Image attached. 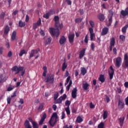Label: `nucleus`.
<instances>
[{
	"label": "nucleus",
	"mask_w": 128,
	"mask_h": 128,
	"mask_svg": "<svg viewBox=\"0 0 128 128\" xmlns=\"http://www.w3.org/2000/svg\"><path fill=\"white\" fill-rule=\"evenodd\" d=\"M60 26V22H55L54 26L56 28H50V33L52 36H56V38H58L60 36V30L58 29V26Z\"/></svg>",
	"instance_id": "obj_1"
},
{
	"label": "nucleus",
	"mask_w": 128,
	"mask_h": 128,
	"mask_svg": "<svg viewBox=\"0 0 128 128\" xmlns=\"http://www.w3.org/2000/svg\"><path fill=\"white\" fill-rule=\"evenodd\" d=\"M24 68L23 66H19L18 67L17 66H14L13 68H12V72H16L15 74H19V76L20 78L21 76H24L26 72V70H24Z\"/></svg>",
	"instance_id": "obj_2"
},
{
	"label": "nucleus",
	"mask_w": 128,
	"mask_h": 128,
	"mask_svg": "<svg viewBox=\"0 0 128 128\" xmlns=\"http://www.w3.org/2000/svg\"><path fill=\"white\" fill-rule=\"evenodd\" d=\"M58 114H56V112L53 113L50 118V119L48 122L50 126H52V128H54V124H56L58 122Z\"/></svg>",
	"instance_id": "obj_3"
},
{
	"label": "nucleus",
	"mask_w": 128,
	"mask_h": 128,
	"mask_svg": "<svg viewBox=\"0 0 128 128\" xmlns=\"http://www.w3.org/2000/svg\"><path fill=\"white\" fill-rule=\"evenodd\" d=\"M89 24L91 26V28H90L88 29L90 33V40H94V36L95 34L94 33V28H94V22L92 20H90L89 21Z\"/></svg>",
	"instance_id": "obj_4"
},
{
	"label": "nucleus",
	"mask_w": 128,
	"mask_h": 128,
	"mask_svg": "<svg viewBox=\"0 0 128 128\" xmlns=\"http://www.w3.org/2000/svg\"><path fill=\"white\" fill-rule=\"evenodd\" d=\"M54 76L52 74H48L45 79V82L54 84Z\"/></svg>",
	"instance_id": "obj_5"
},
{
	"label": "nucleus",
	"mask_w": 128,
	"mask_h": 128,
	"mask_svg": "<svg viewBox=\"0 0 128 128\" xmlns=\"http://www.w3.org/2000/svg\"><path fill=\"white\" fill-rule=\"evenodd\" d=\"M122 57L118 56L115 58V62H114V66L117 68H120V66H122Z\"/></svg>",
	"instance_id": "obj_6"
},
{
	"label": "nucleus",
	"mask_w": 128,
	"mask_h": 128,
	"mask_svg": "<svg viewBox=\"0 0 128 128\" xmlns=\"http://www.w3.org/2000/svg\"><path fill=\"white\" fill-rule=\"evenodd\" d=\"M122 66L124 68H128V55L126 54L124 55V64Z\"/></svg>",
	"instance_id": "obj_7"
},
{
	"label": "nucleus",
	"mask_w": 128,
	"mask_h": 128,
	"mask_svg": "<svg viewBox=\"0 0 128 128\" xmlns=\"http://www.w3.org/2000/svg\"><path fill=\"white\" fill-rule=\"evenodd\" d=\"M124 108V102L122 100L118 99V108L120 110H122Z\"/></svg>",
	"instance_id": "obj_8"
},
{
	"label": "nucleus",
	"mask_w": 128,
	"mask_h": 128,
	"mask_svg": "<svg viewBox=\"0 0 128 128\" xmlns=\"http://www.w3.org/2000/svg\"><path fill=\"white\" fill-rule=\"evenodd\" d=\"M110 70H108L109 78L110 80H112L114 78V70L112 68V66H110Z\"/></svg>",
	"instance_id": "obj_9"
},
{
	"label": "nucleus",
	"mask_w": 128,
	"mask_h": 128,
	"mask_svg": "<svg viewBox=\"0 0 128 128\" xmlns=\"http://www.w3.org/2000/svg\"><path fill=\"white\" fill-rule=\"evenodd\" d=\"M40 24H42V20H40V18L36 23L33 24V30H36L38 26H40Z\"/></svg>",
	"instance_id": "obj_10"
},
{
	"label": "nucleus",
	"mask_w": 128,
	"mask_h": 128,
	"mask_svg": "<svg viewBox=\"0 0 128 128\" xmlns=\"http://www.w3.org/2000/svg\"><path fill=\"white\" fill-rule=\"evenodd\" d=\"M116 44V40L114 38H112L110 40V52L112 50V46H114V44Z\"/></svg>",
	"instance_id": "obj_11"
},
{
	"label": "nucleus",
	"mask_w": 128,
	"mask_h": 128,
	"mask_svg": "<svg viewBox=\"0 0 128 128\" xmlns=\"http://www.w3.org/2000/svg\"><path fill=\"white\" fill-rule=\"evenodd\" d=\"M46 114L44 112L38 122L39 126H42V124H44V120H46Z\"/></svg>",
	"instance_id": "obj_12"
},
{
	"label": "nucleus",
	"mask_w": 128,
	"mask_h": 128,
	"mask_svg": "<svg viewBox=\"0 0 128 128\" xmlns=\"http://www.w3.org/2000/svg\"><path fill=\"white\" fill-rule=\"evenodd\" d=\"M109 29L108 27H104L102 29V32H101V36H106L108 34Z\"/></svg>",
	"instance_id": "obj_13"
},
{
	"label": "nucleus",
	"mask_w": 128,
	"mask_h": 128,
	"mask_svg": "<svg viewBox=\"0 0 128 128\" xmlns=\"http://www.w3.org/2000/svg\"><path fill=\"white\" fill-rule=\"evenodd\" d=\"M68 38L70 44H74V34H69L68 36Z\"/></svg>",
	"instance_id": "obj_14"
},
{
	"label": "nucleus",
	"mask_w": 128,
	"mask_h": 128,
	"mask_svg": "<svg viewBox=\"0 0 128 128\" xmlns=\"http://www.w3.org/2000/svg\"><path fill=\"white\" fill-rule=\"evenodd\" d=\"M78 92V88H74L72 92V98H76V94Z\"/></svg>",
	"instance_id": "obj_15"
},
{
	"label": "nucleus",
	"mask_w": 128,
	"mask_h": 128,
	"mask_svg": "<svg viewBox=\"0 0 128 128\" xmlns=\"http://www.w3.org/2000/svg\"><path fill=\"white\" fill-rule=\"evenodd\" d=\"M38 54V50H32L30 55V58H33V56H34L36 54Z\"/></svg>",
	"instance_id": "obj_16"
},
{
	"label": "nucleus",
	"mask_w": 128,
	"mask_h": 128,
	"mask_svg": "<svg viewBox=\"0 0 128 128\" xmlns=\"http://www.w3.org/2000/svg\"><path fill=\"white\" fill-rule=\"evenodd\" d=\"M120 14L122 16H128V7L126 8L124 10H122L120 12Z\"/></svg>",
	"instance_id": "obj_17"
},
{
	"label": "nucleus",
	"mask_w": 128,
	"mask_h": 128,
	"mask_svg": "<svg viewBox=\"0 0 128 128\" xmlns=\"http://www.w3.org/2000/svg\"><path fill=\"white\" fill-rule=\"evenodd\" d=\"M97 16L100 22H103V20H106V17H104V14H100L98 15Z\"/></svg>",
	"instance_id": "obj_18"
},
{
	"label": "nucleus",
	"mask_w": 128,
	"mask_h": 128,
	"mask_svg": "<svg viewBox=\"0 0 128 128\" xmlns=\"http://www.w3.org/2000/svg\"><path fill=\"white\" fill-rule=\"evenodd\" d=\"M66 42V37H64V36H62L59 40V42L61 45L64 44Z\"/></svg>",
	"instance_id": "obj_19"
},
{
	"label": "nucleus",
	"mask_w": 128,
	"mask_h": 128,
	"mask_svg": "<svg viewBox=\"0 0 128 128\" xmlns=\"http://www.w3.org/2000/svg\"><path fill=\"white\" fill-rule=\"evenodd\" d=\"M86 54V48H84L82 50L79 54V58L82 60V58L84 56V54Z\"/></svg>",
	"instance_id": "obj_20"
},
{
	"label": "nucleus",
	"mask_w": 128,
	"mask_h": 128,
	"mask_svg": "<svg viewBox=\"0 0 128 128\" xmlns=\"http://www.w3.org/2000/svg\"><path fill=\"white\" fill-rule=\"evenodd\" d=\"M24 126L25 128H32V127L30 126V121H28V120H26L24 122Z\"/></svg>",
	"instance_id": "obj_21"
},
{
	"label": "nucleus",
	"mask_w": 128,
	"mask_h": 128,
	"mask_svg": "<svg viewBox=\"0 0 128 128\" xmlns=\"http://www.w3.org/2000/svg\"><path fill=\"white\" fill-rule=\"evenodd\" d=\"M10 26H8V25H6L4 29V36H6L10 32Z\"/></svg>",
	"instance_id": "obj_22"
},
{
	"label": "nucleus",
	"mask_w": 128,
	"mask_h": 128,
	"mask_svg": "<svg viewBox=\"0 0 128 128\" xmlns=\"http://www.w3.org/2000/svg\"><path fill=\"white\" fill-rule=\"evenodd\" d=\"M6 75L4 74H1L0 75V84H2V82H6Z\"/></svg>",
	"instance_id": "obj_23"
},
{
	"label": "nucleus",
	"mask_w": 128,
	"mask_h": 128,
	"mask_svg": "<svg viewBox=\"0 0 128 128\" xmlns=\"http://www.w3.org/2000/svg\"><path fill=\"white\" fill-rule=\"evenodd\" d=\"M18 26H20V28H24V26H26V22H24L22 20H20L18 22Z\"/></svg>",
	"instance_id": "obj_24"
},
{
	"label": "nucleus",
	"mask_w": 128,
	"mask_h": 128,
	"mask_svg": "<svg viewBox=\"0 0 128 128\" xmlns=\"http://www.w3.org/2000/svg\"><path fill=\"white\" fill-rule=\"evenodd\" d=\"M119 124L120 126H124V118H120L118 119Z\"/></svg>",
	"instance_id": "obj_25"
},
{
	"label": "nucleus",
	"mask_w": 128,
	"mask_h": 128,
	"mask_svg": "<svg viewBox=\"0 0 128 128\" xmlns=\"http://www.w3.org/2000/svg\"><path fill=\"white\" fill-rule=\"evenodd\" d=\"M108 112L107 110L103 111V120H106L108 118Z\"/></svg>",
	"instance_id": "obj_26"
},
{
	"label": "nucleus",
	"mask_w": 128,
	"mask_h": 128,
	"mask_svg": "<svg viewBox=\"0 0 128 128\" xmlns=\"http://www.w3.org/2000/svg\"><path fill=\"white\" fill-rule=\"evenodd\" d=\"M88 86H90V84L88 83L83 84L82 88L84 90H87L88 89Z\"/></svg>",
	"instance_id": "obj_27"
},
{
	"label": "nucleus",
	"mask_w": 128,
	"mask_h": 128,
	"mask_svg": "<svg viewBox=\"0 0 128 128\" xmlns=\"http://www.w3.org/2000/svg\"><path fill=\"white\" fill-rule=\"evenodd\" d=\"M128 24H126L125 26H124L122 29V34H126V30H128Z\"/></svg>",
	"instance_id": "obj_28"
},
{
	"label": "nucleus",
	"mask_w": 128,
	"mask_h": 128,
	"mask_svg": "<svg viewBox=\"0 0 128 128\" xmlns=\"http://www.w3.org/2000/svg\"><path fill=\"white\" fill-rule=\"evenodd\" d=\"M81 74H82V76H84L86 75V74L87 71H86V68H81Z\"/></svg>",
	"instance_id": "obj_29"
},
{
	"label": "nucleus",
	"mask_w": 128,
	"mask_h": 128,
	"mask_svg": "<svg viewBox=\"0 0 128 128\" xmlns=\"http://www.w3.org/2000/svg\"><path fill=\"white\" fill-rule=\"evenodd\" d=\"M16 31H14L11 36L12 40H16Z\"/></svg>",
	"instance_id": "obj_30"
},
{
	"label": "nucleus",
	"mask_w": 128,
	"mask_h": 128,
	"mask_svg": "<svg viewBox=\"0 0 128 128\" xmlns=\"http://www.w3.org/2000/svg\"><path fill=\"white\" fill-rule=\"evenodd\" d=\"M62 100L60 97L58 99L54 100V104H62Z\"/></svg>",
	"instance_id": "obj_31"
},
{
	"label": "nucleus",
	"mask_w": 128,
	"mask_h": 128,
	"mask_svg": "<svg viewBox=\"0 0 128 128\" xmlns=\"http://www.w3.org/2000/svg\"><path fill=\"white\" fill-rule=\"evenodd\" d=\"M99 80L101 82H104V74H100L99 78Z\"/></svg>",
	"instance_id": "obj_32"
},
{
	"label": "nucleus",
	"mask_w": 128,
	"mask_h": 128,
	"mask_svg": "<svg viewBox=\"0 0 128 128\" xmlns=\"http://www.w3.org/2000/svg\"><path fill=\"white\" fill-rule=\"evenodd\" d=\"M52 42V37H49L46 40H45V44L46 45V44H50V42Z\"/></svg>",
	"instance_id": "obj_33"
},
{
	"label": "nucleus",
	"mask_w": 128,
	"mask_h": 128,
	"mask_svg": "<svg viewBox=\"0 0 128 128\" xmlns=\"http://www.w3.org/2000/svg\"><path fill=\"white\" fill-rule=\"evenodd\" d=\"M32 128H40L38 124L36 122H32Z\"/></svg>",
	"instance_id": "obj_34"
},
{
	"label": "nucleus",
	"mask_w": 128,
	"mask_h": 128,
	"mask_svg": "<svg viewBox=\"0 0 128 128\" xmlns=\"http://www.w3.org/2000/svg\"><path fill=\"white\" fill-rule=\"evenodd\" d=\"M6 16V12H2L0 14V20H4V16Z\"/></svg>",
	"instance_id": "obj_35"
},
{
	"label": "nucleus",
	"mask_w": 128,
	"mask_h": 128,
	"mask_svg": "<svg viewBox=\"0 0 128 128\" xmlns=\"http://www.w3.org/2000/svg\"><path fill=\"white\" fill-rule=\"evenodd\" d=\"M82 22V18H76L75 19L76 24H80Z\"/></svg>",
	"instance_id": "obj_36"
},
{
	"label": "nucleus",
	"mask_w": 128,
	"mask_h": 128,
	"mask_svg": "<svg viewBox=\"0 0 128 128\" xmlns=\"http://www.w3.org/2000/svg\"><path fill=\"white\" fill-rule=\"evenodd\" d=\"M68 68V64L66 63V62H64L62 64V72H64L66 70V68Z\"/></svg>",
	"instance_id": "obj_37"
},
{
	"label": "nucleus",
	"mask_w": 128,
	"mask_h": 128,
	"mask_svg": "<svg viewBox=\"0 0 128 128\" xmlns=\"http://www.w3.org/2000/svg\"><path fill=\"white\" fill-rule=\"evenodd\" d=\"M72 81L70 80L66 88L67 92H68V90H70V86H72Z\"/></svg>",
	"instance_id": "obj_38"
},
{
	"label": "nucleus",
	"mask_w": 128,
	"mask_h": 128,
	"mask_svg": "<svg viewBox=\"0 0 128 128\" xmlns=\"http://www.w3.org/2000/svg\"><path fill=\"white\" fill-rule=\"evenodd\" d=\"M112 17L110 16L108 18V26H112Z\"/></svg>",
	"instance_id": "obj_39"
},
{
	"label": "nucleus",
	"mask_w": 128,
	"mask_h": 128,
	"mask_svg": "<svg viewBox=\"0 0 128 128\" xmlns=\"http://www.w3.org/2000/svg\"><path fill=\"white\" fill-rule=\"evenodd\" d=\"M82 120H82V117H80V116H78L77 118V119L76 120V122H78V124H80V122H82Z\"/></svg>",
	"instance_id": "obj_40"
},
{
	"label": "nucleus",
	"mask_w": 128,
	"mask_h": 128,
	"mask_svg": "<svg viewBox=\"0 0 128 128\" xmlns=\"http://www.w3.org/2000/svg\"><path fill=\"white\" fill-rule=\"evenodd\" d=\"M48 12L50 16H52V14H56V11L54 10V9H50Z\"/></svg>",
	"instance_id": "obj_41"
},
{
	"label": "nucleus",
	"mask_w": 128,
	"mask_h": 128,
	"mask_svg": "<svg viewBox=\"0 0 128 128\" xmlns=\"http://www.w3.org/2000/svg\"><path fill=\"white\" fill-rule=\"evenodd\" d=\"M65 110L66 112L67 116H70V110L69 106H67V108H65Z\"/></svg>",
	"instance_id": "obj_42"
},
{
	"label": "nucleus",
	"mask_w": 128,
	"mask_h": 128,
	"mask_svg": "<svg viewBox=\"0 0 128 128\" xmlns=\"http://www.w3.org/2000/svg\"><path fill=\"white\" fill-rule=\"evenodd\" d=\"M14 88V86H12V85L10 84L7 88V92H10Z\"/></svg>",
	"instance_id": "obj_43"
},
{
	"label": "nucleus",
	"mask_w": 128,
	"mask_h": 128,
	"mask_svg": "<svg viewBox=\"0 0 128 128\" xmlns=\"http://www.w3.org/2000/svg\"><path fill=\"white\" fill-rule=\"evenodd\" d=\"M50 16V15L48 12H46L43 15V18H46V20H48Z\"/></svg>",
	"instance_id": "obj_44"
},
{
	"label": "nucleus",
	"mask_w": 128,
	"mask_h": 128,
	"mask_svg": "<svg viewBox=\"0 0 128 128\" xmlns=\"http://www.w3.org/2000/svg\"><path fill=\"white\" fill-rule=\"evenodd\" d=\"M24 54H26V50H21L19 54V56H22Z\"/></svg>",
	"instance_id": "obj_45"
},
{
	"label": "nucleus",
	"mask_w": 128,
	"mask_h": 128,
	"mask_svg": "<svg viewBox=\"0 0 128 128\" xmlns=\"http://www.w3.org/2000/svg\"><path fill=\"white\" fill-rule=\"evenodd\" d=\"M54 100H56L58 98V92H56L54 95Z\"/></svg>",
	"instance_id": "obj_46"
},
{
	"label": "nucleus",
	"mask_w": 128,
	"mask_h": 128,
	"mask_svg": "<svg viewBox=\"0 0 128 128\" xmlns=\"http://www.w3.org/2000/svg\"><path fill=\"white\" fill-rule=\"evenodd\" d=\"M104 122H100L98 126V128H104Z\"/></svg>",
	"instance_id": "obj_47"
},
{
	"label": "nucleus",
	"mask_w": 128,
	"mask_h": 128,
	"mask_svg": "<svg viewBox=\"0 0 128 128\" xmlns=\"http://www.w3.org/2000/svg\"><path fill=\"white\" fill-rule=\"evenodd\" d=\"M70 82V76H68L66 80V82H65L64 84V86H66V84H68V82Z\"/></svg>",
	"instance_id": "obj_48"
},
{
	"label": "nucleus",
	"mask_w": 128,
	"mask_h": 128,
	"mask_svg": "<svg viewBox=\"0 0 128 128\" xmlns=\"http://www.w3.org/2000/svg\"><path fill=\"white\" fill-rule=\"evenodd\" d=\"M70 82V76H68L66 80V82H65L64 84V86H66V84H68V82Z\"/></svg>",
	"instance_id": "obj_49"
},
{
	"label": "nucleus",
	"mask_w": 128,
	"mask_h": 128,
	"mask_svg": "<svg viewBox=\"0 0 128 128\" xmlns=\"http://www.w3.org/2000/svg\"><path fill=\"white\" fill-rule=\"evenodd\" d=\"M65 106L70 108V102L68 100H66L65 102Z\"/></svg>",
	"instance_id": "obj_50"
},
{
	"label": "nucleus",
	"mask_w": 128,
	"mask_h": 128,
	"mask_svg": "<svg viewBox=\"0 0 128 128\" xmlns=\"http://www.w3.org/2000/svg\"><path fill=\"white\" fill-rule=\"evenodd\" d=\"M120 38L122 40V42H124V40H126V36L124 35H120Z\"/></svg>",
	"instance_id": "obj_51"
},
{
	"label": "nucleus",
	"mask_w": 128,
	"mask_h": 128,
	"mask_svg": "<svg viewBox=\"0 0 128 128\" xmlns=\"http://www.w3.org/2000/svg\"><path fill=\"white\" fill-rule=\"evenodd\" d=\"M60 98L62 100H64L67 98L66 94H64L63 96H60Z\"/></svg>",
	"instance_id": "obj_52"
},
{
	"label": "nucleus",
	"mask_w": 128,
	"mask_h": 128,
	"mask_svg": "<svg viewBox=\"0 0 128 128\" xmlns=\"http://www.w3.org/2000/svg\"><path fill=\"white\" fill-rule=\"evenodd\" d=\"M42 108H44V104H40L38 108V110H42Z\"/></svg>",
	"instance_id": "obj_53"
},
{
	"label": "nucleus",
	"mask_w": 128,
	"mask_h": 128,
	"mask_svg": "<svg viewBox=\"0 0 128 128\" xmlns=\"http://www.w3.org/2000/svg\"><path fill=\"white\" fill-rule=\"evenodd\" d=\"M54 20L55 22H60V17L58 16H55L54 17Z\"/></svg>",
	"instance_id": "obj_54"
},
{
	"label": "nucleus",
	"mask_w": 128,
	"mask_h": 128,
	"mask_svg": "<svg viewBox=\"0 0 128 128\" xmlns=\"http://www.w3.org/2000/svg\"><path fill=\"white\" fill-rule=\"evenodd\" d=\"M14 96H16V91L14 92L10 96V98H14Z\"/></svg>",
	"instance_id": "obj_55"
},
{
	"label": "nucleus",
	"mask_w": 128,
	"mask_h": 128,
	"mask_svg": "<svg viewBox=\"0 0 128 128\" xmlns=\"http://www.w3.org/2000/svg\"><path fill=\"white\" fill-rule=\"evenodd\" d=\"M66 116V114L64 112H62V114L61 120H64Z\"/></svg>",
	"instance_id": "obj_56"
},
{
	"label": "nucleus",
	"mask_w": 128,
	"mask_h": 128,
	"mask_svg": "<svg viewBox=\"0 0 128 128\" xmlns=\"http://www.w3.org/2000/svg\"><path fill=\"white\" fill-rule=\"evenodd\" d=\"M108 12L110 14V16H114V12L112 10H108Z\"/></svg>",
	"instance_id": "obj_57"
},
{
	"label": "nucleus",
	"mask_w": 128,
	"mask_h": 128,
	"mask_svg": "<svg viewBox=\"0 0 128 128\" xmlns=\"http://www.w3.org/2000/svg\"><path fill=\"white\" fill-rule=\"evenodd\" d=\"M105 96H106L105 100H106V102H109L110 100V97H108V95H106Z\"/></svg>",
	"instance_id": "obj_58"
},
{
	"label": "nucleus",
	"mask_w": 128,
	"mask_h": 128,
	"mask_svg": "<svg viewBox=\"0 0 128 128\" xmlns=\"http://www.w3.org/2000/svg\"><path fill=\"white\" fill-rule=\"evenodd\" d=\"M12 100V98L10 96L7 98V104H10V100Z\"/></svg>",
	"instance_id": "obj_59"
},
{
	"label": "nucleus",
	"mask_w": 128,
	"mask_h": 128,
	"mask_svg": "<svg viewBox=\"0 0 128 128\" xmlns=\"http://www.w3.org/2000/svg\"><path fill=\"white\" fill-rule=\"evenodd\" d=\"M30 20V17L28 16V15H26V22H28V21Z\"/></svg>",
	"instance_id": "obj_60"
},
{
	"label": "nucleus",
	"mask_w": 128,
	"mask_h": 128,
	"mask_svg": "<svg viewBox=\"0 0 128 128\" xmlns=\"http://www.w3.org/2000/svg\"><path fill=\"white\" fill-rule=\"evenodd\" d=\"M84 42H86V44H88V35H86L84 40Z\"/></svg>",
	"instance_id": "obj_61"
},
{
	"label": "nucleus",
	"mask_w": 128,
	"mask_h": 128,
	"mask_svg": "<svg viewBox=\"0 0 128 128\" xmlns=\"http://www.w3.org/2000/svg\"><path fill=\"white\" fill-rule=\"evenodd\" d=\"M4 50L3 47H0V54H4Z\"/></svg>",
	"instance_id": "obj_62"
},
{
	"label": "nucleus",
	"mask_w": 128,
	"mask_h": 128,
	"mask_svg": "<svg viewBox=\"0 0 128 128\" xmlns=\"http://www.w3.org/2000/svg\"><path fill=\"white\" fill-rule=\"evenodd\" d=\"M79 12L81 16L84 14V10L82 9L79 10Z\"/></svg>",
	"instance_id": "obj_63"
},
{
	"label": "nucleus",
	"mask_w": 128,
	"mask_h": 128,
	"mask_svg": "<svg viewBox=\"0 0 128 128\" xmlns=\"http://www.w3.org/2000/svg\"><path fill=\"white\" fill-rule=\"evenodd\" d=\"M63 128H72V125H70L68 126V125H66L65 126H64L63 127Z\"/></svg>",
	"instance_id": "obj_64"
}]
</instances>
